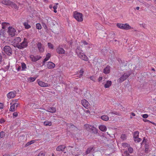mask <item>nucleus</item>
<instances>
[{
	"label": "nucleus",
	"instance_id": "nucleus-34",
	"mask_svg": "<svg viewBox=\"0 0 156 156\" xmlns=\"http://www.w3.org/2000/svg\"><path fill=\"white\" fill-rule=\"evenodd\" d=\"M145 151L146 153H148V149L149 148V145L147 144H146L145 145Z\"/></svg>",
	"mask_w": 156,
	"mask_h": 156
},
{
	"label": "nucleus",
	"instance_id": "nucleus-42",
	"mask_svg": "<svg viewBox=\"0 0 156 156\" xmlns=\"http://www.w3.org/2000/svg\"><path fill=\"white\" fill-rule=\"evenodd\" d=\"M129 154L128 152L126 151H124V153L122 155V156H127L129 155Z\"/></svg>",
	"mask_w": 156,
	"mask_h": 156
},
{
	"label": "nucleus",
	"instance_id": "nucleus-45",
	"mask_svg": "<svg viewBox=\"0 0 156 156\" xmlns=\"http://www.w3.org/2000/svg\"><path fill=\"white\" fill-rule=\"evenodd\" d=\"M83 72H84V71H83V69H81L79 71V73H80V77H81V76H82L83 74Z\"/></svg>",
	"mask_w": 156,
	"mask_h": 156
},
{
	"label": "nucleus",
	"instance_id": "nucleus-54",
	"mask_svg": "<svg viewBox=\"0 0 156 156\" xmlns=\"http://www.w3.org/2000/svg\"><path fill=\"white\" fill-rule=\"evenodd\" d=\"M3 104L2 103H0V109H2L3 108Z\"/></svg>",
	"mask_w": 156,
	"mask_h": 156
},
{
	"label": "nucleus",
	"instance_id": "nucleus-10",
	"mask_svg": "<svg viewBox=\"0 0 156 156\" xmlns=\"http://www.w3.org/2000/svg\"><path fill=\"white\" fill-rule=\"evenodd\" d=\"M56 51L58 53L60 54H64L65 52V51L60 46H59L56 49Z\"/></svg>",
	"mask_w": 156,
	"mask_h": 156
},
{
	"label": "nucleus",
	"instance_id": "nucleus-20",
	"mask_svg": "<svg viewBox=\"0 0 156 156\" xmlns=\"http://www.w3.org/2000/svg\"><path fill=\"white\" fill-rule=\"evenodd\" d=\"M99 129L102 131H105L107 129L106 126L103 125H101L99 126Z\"/></svg>",
	"mask_w": 156,
	"mask_h": 156
},
{
	"label": "nucleus",
	"instance_id": "nucleus-29",
	"mask_svg": "<svg viewBox=\"0 0 156 156\" xmlns=\"http://www.w3.org/2000/svg\"><path fill=\"white\" fill-rule=\"evenodd\" d=\"M30 57L31 58L32 61L34 62H36L41 58V57H39L38 58H37L36 57H34L33 56H31Z\"/></svg>",
	"mask_w": 156,
	"mask_h": 156
},
{
	"label": "nucleus",
	"instance_id": "nucleus-59",
	"mask_svg": "<svg viewBox=\"0 0 156 156\" xmlns=\"http://www.w3.org/2000/svg\"><path fill=\"white\" fill-rule=\"evenodd\" d=\"M111 33L113 37H114L115 36V34L114 32H112Z\"/></svg>",
	"mask_w": 156,
	"mask_h": 156
},
{
	"label": "nucleus",
	"instance_id": "nucleus-50",
	"mask_svg": "<svg viewBox=\"0 0 156 156\" xmlns=\"http://www.w3.org/2000/svg\"><path fill=\"white\" fill-rule=\"evenodd\" d=\"M90 78L91 80L95 82V79L94 77L93 76H91L90 77Z\"/></svg>",
	"mask_w": 156,
	"mask_h": 156
},
{
	"label": "nucleus",
	"instance_id": "nucleus-47",
	"mask_svg": "<svg viewBox=\"0 0 156 156\" xmlns=\"http://www.w3.org/2000/svg\"><path fill=\"white\" fill-rule=\"evenodd\" d=\"M36 79V78L35 77H30L29 79V80L30 82L34 81Z\"/></svg>",
	"mask_w": 156,
	"mask_h": 156
},
{
	"label": "nucleus",
	"instance_id": "nucleus-60",
	"mask_svg": "<svg viewBox=\"0 0 156 156\" xmlns=\"http://www.w3.org/2000/svg\"><path fill=\"white\" fill-rule=\"evenodd\" d=\"M57 6L56 5H54L53 7V8L54 9H57Z\"/></svg>",
	"mask_w": 156,
	"mask_h": 156
},
{
	"label": "nucleus",
	"instance_id": "nucleus-4",
	"mask_svg": "<svg viewBox=\"0 0 156 156\" xmlns=\"http://www.w3.org/2000/svg\"><path fill=\"white\" fill-rule=\"evenodd\" d=\"M84 127L88 131H93L94 133L97 132L96 128L91 125L88 124H86L84 125Z\"/></svg>",
	"mask_w": 156,
	"mask_h": 156
},
{
	"label": "nucleus",
	"instance_id": "nucleus-38",
	"mask_svg": "<svg viewBox=\"0 0 156 156\" xmlns=\"http://www.w3.org/2000/svg\"><path fill=\"white\" fill-rule=\"evenodd\" d=\"M22 70H24L26 68V64L24 63H22L21 64Z\"/></svg>",
	"mask_w": 156,
	"mask_h": 156
},
{
	"label": "nucleus",
	"instance_id": "nucleus-21",
	"mask_svg": "<svg viewBox=\"0 0 156 156\" xmlns=\"http://www.w3.org/2000/svg\"><path fill=\"white\" fill-rule=\"evenodd\" d=\"M110 72V66H107L104 69L103 73L105 74H108Z\"/></svg>",
	"mask_w": 156,
	"mask_h": 156
},
{
	"label": "nucleus",
	"instance_id": "nucleus-5",
	"mask_svg": "<svg viewBox=\"0 0 156 156\" xmlns=\"http://www.w3.org/2000/svg\"><path fill=\"white\" fill-rule=\"evenodd\" d=\"M74 17L79 22H81L83 20V15L80 13L75 12Z\"/></svg>",
	"mask_w": 156,
	"mask_h": 156
},
{
	"label": "nucleus",
	"instance_id": "nucleus-64",
	"mask_svg": "<svg viewBox=\"0 0 156 156\" xmlns=\"http://www.w3.org/2000/svg\"><path fill=\"white\" fill-rule=\"evenodd\" d=\"M145 138H144V140L143 141V143H146V140H145L144 139Z\"/></svg>",
	"mask_w": 156,
	"mask_h": 156
},
{
	"label": "nucleus",
	"instance_id": "nucleus-57",
	"mask_svg": "<svg viewBox=\"0 0 156 156\" xmlns=\"http://www.w3.org/2000/svg\"><path fill=\"white\" fill-rule=\"evenodd\" d=\"M2 55L1 54V53H0V63H1V62H2Z\"/></svg>",
	"mask_w": 156,
	"mask_h": 156
},
{
	"label": "nucleus",
	"instance_id": "nucleus-27",
	"mask_svg": "<svg viewBox=\"0 0 156 156\" xmlns=\"http://www.w3.org/2000/svg\"><path fill=\"white\" fill-rule=\"evenodd\" d=\"M106 113L108 115H109V114L111 113L116 115H120V114L119 112L114 111H111V112H108L106 111Z\"/></svg>",
	"mask_w": 156,
	"mask_h": 156
},
{
	"label": "nucleus",
	"instance_id": "nucleus-58",
	"mask_svg": "<svg viewBox=\"0 0 156 156\" xmlns=\"http://www.w3.org/2000/svg\"><path fill=\"white\" fill-rule=\"evenodd\" d=\"M5 122L4 120L3 119H1L0 120V122L2 123H3Z\"/></svg>",
	"mask_w": 156,
	"mask_h": 156
},
{
	"label": "nucleus",
	"instance_id": "nucleus-33",
	"mask_svg": "<svg viewBox=\"0 0 156 156\" xmlns=\"http://www.w3.org/2000/svg\"><path fill=\"white\" fill-rule=\"evenodd\" d=\"M51 122L49 121H45L44 123V125L45 126H51Z\"/></svg>",
	"mask_w": 156,
	"mask_h": 156
},
{
	"label": "nucleus",
	"instance_id": "nucleus-22",
	"mask_svg": "<svg viewBox=\"0 0 156 156\" xmlns=\"http://www.w3.org/2000/svg\"><path fill=\"white\" fill-rule=\"evenodd\" d=\"M68 128L69 127L71 130H74L77 128L76 127L72 124H68Z\"/></svg>",
	"mask_w": 156,
	"mask_h": 156
},
{
	"label": "nucleus",
	"instance_id": "nucleus-17",
	"mask_svg": "<svg viewBox=\"0 0 156 156\" xmlns=\"http://www.w3.org/2000/svg\"><path fill=\"white\" fill-rule=\"evenodd\" d=\"M66 146L64 145H61L58 146L56 148V150L58 151H63L66 148Z\"/></svg>",
	"mask_w": 156,
	"mask_h": 156
},
{
	"label": "nucleus",
	"instance_id": "nucleus-61",
	"mask_svg": "<svg viewBox=\"0 0 156 156\" xmlns=\"http://www.w3.org/2000/svg\"><path fill=\"white\" fill-rule=\"evenodd\" d=\"M83 43L84 45H87L88 44L87 43L86 41H83Z\"/></svg>",
	"mask_w": 156,
	"mask_h": 156
},
{
	"label": "nucleus",
	"instance_id": "nucleus-19",
	"mask_svg": "<svg viewBox=\"0 0 156 156\" xmlns=\"http://www.w3.org/2000/svg\"><path fill=\"white\" fill-rule=\"evenodd\" d=\"M12 2L8 0H2V3L4 5H7L12 4Z\"/></svg>",
	"mask_w": 156,
	"mask_h": 156
},
{
	"label": "nucleus",
	"instance_id": "nucleus-30",
	"mask_svg": "<svg viewBox=\"0 0 156 156\" xmlns=\"http://www.w3.org/2000/svg\"><path fill=\"white\" fill-rule=\"evenodd\" d=\"M23 24L26 29H28L31 27L29 25L27 22H25L23 23Z\"/></svg>",
	"mask_w": 156,
	"mask_h": 156
},
{
	"label": "nucleus",
	"instance_id": "nucleus-56",
	"mask_svg": "<svg viewBox=\"0 0 156 156\" xmlns=\"http://www.w3.org/2000/svg\"><path fill=\"white\" fill-rule=\"evenodd\" d=\"M102 79V77H100L98 79V81L100 82Z\"/></svg>",
	"mask_w": 156,
	"mask_h": 156
},
{
	"label": "nucleus",
	"instance_id": "nucleus-36",
	"mask_svg": "<svg viewBox=\"0 0 156 156\" xmlns=\"http://www.w3.org/2000/svg\"><path fill=\"white\" fill-rule=\"evenodd\" d=\"M122 146L124 147H130V145L129 144H128L127 143H123L122 144Z\"/></svg>",
	"mask_w": 156,
	"mask_h": 156
},
{
	"label": "nucleus",
	"instance_id": "nucleus-51",
	"mask_svg": "<svg viewBox=\"0 0 156 156\" xmlns=\"http://www.w3.org/2000/svg\"><path fill=\"white\" fill-rule=\"evenodd\" d=\"M37 156H44V154L42 153H40Z\"/></svg>",
	"mask_w": 156,
	"mask_h": 156
},
{
	"label": "nucleus",
	"instance_id": "nucleus-39",
	"mask_svg": "<svg viewBox=\"0 0 156 156\" xmlns=\"http://www.w3.org/2000/svg\"><path fill=\"white\" fill-rule=\"evenodd\" d=\"M134 140L135 142H139L140 141L141 139L140 138L138 137H136L134 138Z\"/></svg>",
	"mask_w": 156,
	"mask_h": 156
},
{
	"label": "nucleus",
	"instance_id": "nucleus-49",
	"mask_svg": "<svg viewBox=\"0 0 156 156\" xmlns=\"http://www.w3.org/2000/svg\"><path fill=\"white\" fill-rule=\"evenodd\" d=\"M142 117L144 118H147L148 117V115L147 114H144L142 115Z\"/></svg>",
	"mask_w": 156,
	"mask_h": 156
},
{
	"label": "nucleus",
	"instance_id": "nucleus-46",
	"mask_svg": "<svg viewBox=\"0 0 156 156\" xmlns=\"http://www.w3.org/2000/svg\"><path fill=\"white\" fill-rule=\"evenodd\" d=\"M121 138L123 140H124L126 139V136L125 134H122L121 137Z\"/></svg>",
	"mask_w": 156,
	"mask_h": 156
},
{
	"label": "nucleus",
	"instance_id": "nucleus-53",
	"mask_svg": "<svg viewBox=\"0 0 156 156\" xmlns=\"http://www.w3.org/2000/svg\"><path fill=\"white\" fill-rule=\"evenodd\" d=\"M13 115L15 117H17L18 116V113L16 112H14Z\"/></svg>",
	"mask_w": 156,
	"mask_h": 156
},
{
	"label": "nucleus",
	"instance_id": "nucleus-41",
	"mask_svg": "<svg viewBox=\"0 0 156 156\" xmlns=\"http://www.w3.org/2000/svg\"><path fill=\"white\" fill-rule=\"evenodd\" d=\"M128 148V151L130 153H132L133 151V148L130 147H129Z\"/></svg>",
	"mask_w": 156,
	"mask_h": 156
},
{
	"label": "nucleus",
	"instance_id": "nucleus-9",
	"mask_svg": "<svg viewBox=\"0 0 156 156\" xmlns=\"http://www.w3.org/2000/svg\"><path fill=\"white\" fill-rule=\"evenodd\" d=\"M16 94L15 91L10 92L7 94V97L8 98L11 99L14 98Z\"/></svg>",
	"mask_w": 156,
	"mask_h": 156
},
{
	"label": "nucleus",
	"instance_id": "nucleus-15",
	"mask_svg": "<svg viewBox=\"0 0 156 156\" xmlns=\"http://www.w3.org/2000/svg\"><path fill=\"white\" fill-rule=\"evenodd\" d=\"M81 103L84 107L87 108L89 105V103L85 99H83L81 100Z\"/></svg>",
	"mask_w": 156,
	"mask_h": 156
},
{
	"label": "nucleus",
	"instance_id": "nucleus-32",
	"mask_svg": "<svg viewBox=\"0 0 156 156\" xmlns=\"http://www.w3.org/2000/svg\"><path fill=\"white\" fill-rule=\"evenodd\" d=\"M4 29H2L0 31V34L1 36L4 37L5 34V30Z\"/></svg>",
	"mask_w": 156,
	"mask_h": 156
},
{
	"label": "nucleus",
	"instance_id": "nucleus-40",
	"mask_svg": "<svg viewBox=\"0 0 156 156\" xmlns=\"http://www.w3.org/2000/svg\"><path fill=\"white\" fill-rule=\"evenodd\" d=\"M36 27L37 29L39 30L41 29V26L40 23H38L36 24Z\"/></svg>",
	"mask_w": 156,
	"mask_h": 156
},
{
	"label": "nucleus",
	"instance_id": "nucleus-62",
	"mask_svg": "<svg viewBox=\"0 0 156 156\" xmlns=\"http://www.w3.org/2000/svg\"><path fill=\"white\" fill-rule=\"evenodd\" d=\"M21 139H23V136H20L18 138V140H21Z\"/></svg>",
	"mask_w": 156,
	"mask_h": 156
},
{
	"label": "nucleus",
	"instance_id": "nucleus-63",
	"mask_svg": "<svg viewBox=\"0 0 156 156\" xmlns=\"http://www.w3.org/2000/svg\"><path fill=\"white\" fill-rule=\"evenodd\" d=\"M153 115H156V110H155L152 113Z\"/></svg>",
	"mask_w": 156,
	"mask_h": 156
},
{
	"label": "nucleus",
	"instance_id": "nucleus-8",
	"mask_svg": "<svg viewBox=\"0 0 156 156\" xmlns=\"http://www.w3.org/2000/svg\"><path fill=\"white\" fill-rule=\"evenodd\" d=\"M37 48L39 52L41 53L43 52L44 51V48L43 45L40 42H38L37 44Z\"/></svg>",
	"mask_w": 156,
	"mask_h": 156
},
{
	"label": "nucleus",
	"instance_id": "nucleus-26",
	"mask_svg": "<svg viewBox=\"0 0 156 156\" xmlns=\"http://www.w3.org/2000/svg\"><path fill=\"white\" fill-rule=\"evenodd\" d=\"M51 57V55L50 53H48L46 55V57L44 59L43 62L44 63L45 62L48 61Z\"/></svg>",
	"mask_w": 156,
	"mask_h": 156
},
{
	"label": "nucleus",
	"instance_id": "nucleus-16",
	"mask_svg": "<svg viewBox=\"0 0 156 156\" xmlns=\"http://www.w3.org/2000/svg\"><path fill=\"white\" fill-rule=\"evenodd\" d=\"M21 41V39L19 37H16L13 41V42L14 43V45H16L17 44H19V43Z\"/></svg>",
	"mask_w": 156,
	"mask_h": 156
},
{
	"label": "nucleus",
	"instance_id": "nucleus-48",
	"mask_svg": "<svg viewBox=\"0 0 156 156\" xmlns=\"http://www.w3.org/2000/svg\"><path fill=\"white\" fill-rule=\"evenodd\" d=\"M4 132L3 131H2L0 133V136L1 138L3 137L4 136Z\"/></svg>",
	"mask_w": 156,
	"mask_h": 156
},
{
	"label": "nucleus",
	"instance_id": "nucleus-43",
	"mask_svg": "<svg viewBox=\"0 0 156 156\" xmlns=\"http://www.w3.org/2000/svg\"><path fill=\"white\" fill-rule=\"evenodd\" d=\"M48 46L50 48L53 49V46L51 43H48Z\"/></svg>",
	"mask_w": 156,
	"mask_h": 156
},
{
	"label": "nucleus",
	"instance_id": "nucleus-44",
	"mask_svg": "<svg viewBox=\"0 0 156 156\" xmlns=\"http://www.w3.org/2000/svg\"><path fill=\"white\" fill-rule=\"evenodd\" d=\"M34 140H32L30 142H28L26 144L27 146H29L32 144L34 143Z\"/></svg>",
	"mask_w": 156,
	"mask_h": 156
},
{
	"label": "nucleus",
	"instance_id": "nucleus-6",
	"mask_svg": "<svg viewBox=\"0 0 156 156\" xmlns=\"http://www.w3.org/2000/svg\"><path fill=\"white\" fill-rule=\"evenodd\" d=\"M130 74L131 73L129 72L125 73L119 79L118 82L120 83L126 80L130 75Z\"/></svg>",
	"mask_w": 156,
	"mask_h": 156
},
{
	"label": "nucleus",
	"instance_id": "nucleus-24",
	"mask_svg": "<svg viewBox=\"0 0 156 156\" xmlns=\"http://www.w3.org/2000/svg\"><path fill=\"white\" fill-rule=\"evenodd\" d=\"M9 25V23H8L3 22L2 23V28L5 29V28L8 27Z\"/></svg>",
	"mask_w": 156,
	"mask_h": 156
},
{
	"label": "nucleus",
	"instance_id": "nucleus-3",
	"mask_svg": "<svg viewBox=\"0 0 156 156\" xmlns=\"http://www.w3.org/2000/svg\"><path fill=\"white\" fill-rule=\"evenodd\" d=\"M3 51L8 55L10 56L12 54V50L9 46H5L3 48Z\"/></svg>",
	"mask_w": 156,
	"mask_h": 156
},
{
	"label": "nucleus",
	"instance_id": "nucleus-13",
	"mask_svg": "<svg viewBox=\"0 0 156 156\" xmlns=\"http://www.w3.org/2000/svg\"><path fill=\"white\" fill-rule=\"evenodd\" d=\"M38 84L42 87H48L50 86V84L43 82L42 81H39L38 82Z\"/></svg>",
	"mask_w": 156,
	"mask_h": 156
},
{
	"label": "nucleus",
	"instance_id": "nucleus-7",
	"mask_svg": "<svg viewBox=\"0 0 156 156\" xmlns=\"http://www.w3.org/2000/svg\"><path fill=\"white\" fill-rule=\"evenodd\" d=\"M16 30L12 27H9L8 28V30L7 33L9 35L12 37L14 36L16 34Z\"/></svg>",
	"mask_w": 156,
	"mask_h": 156
},
{
	"label": "nucleus",
	"instance_id": "nucleus-25",
	"mask_svg": "<svg viewBox=\"0 0 156 156\" xmlns=\"http://www.w3.org/2000/svg\"><path fill=\"white\" fill-rule=\"evenodd\" d=\"M101 119L103 120L107 121L109 120V117L107 115H104L101 117Z\"/></svg>",
	"mask_w": 156,
	"mask_h": 156
},
{
	"label": "nucleus",
	"instance_id": "nucleus-35",
	"mask_svg": "<svg viewBox=\"0 0 156 156\" xmlns=\"http://www.w3.org/2000/svg\"><path fill=\"white\" fill-rule=\"evenodd\" d=\"M139 134V132L138 131H136L134 133V134H133L134 138H136V137H138Z\"/></svg>",
	"mask_w": 156,
	"mask_h": 156
},
{
	"label": "nucleus",
	"instance_id": "nucleus-55",
	"mask_svg": "<svg viewBox=\"0 0 156 156\" xmlns=\"http://www.w3.org/2000/svg\"><path fill=\"white\" fill-rule=\"evenodd\" d=\"M143 121L145 122H149V121H149V120H147V119H143Z\"/></svg>",
	"mask_w": 156,
	"mask_h": 156
},
{
	"label": "nucleus",
	"instance_id": "nucleus-18",
	"mask_svg": "<svg viewBox=\"0 0 156 156\" xmlns=\"http://www.w3.org/2000/svg\"><path fill=\"white\" fill-rule=\"evenodd\" d=\"M56 111L55 108L53 107L48 108V109L46 110L47 112L51 113H54Z\"/></svg>",
	"mask_w": 156,
	"mask_h": 156
},
{
	"label": "nucleus",
	"instance_id": "nucleus-23",
	"mask_svg": "<svg viewBox=\"0 0 156 156\" xmlns=\"http://www.w3.org/2000/svg\"><path fill=\"white\" fill-rule=\"evenodd\" d=\"M112 84V82L111 81L108 80L106 84H105L104 87L105 88L109 87Z\"/></svg>",
	"mask_w": 156,
	"mask_h": 156
},
{
	"label": "nucleus",
	"instance_id": "nucleus-2",
	"mask_svg": "<svg viewBox=\"0 0 156 156\" xmlns=\"http://www.w3.org/2000/svg\"><path fill=\"white\" fill-rule=\"evenodd\" d=\"M117 27L121 29L124 30H128L131 29V27L127 24L117 23Z\"/></svg>",
	"mask_w": 156,
	"mask_h": 156
},
{
	"label": "nucleus",
	"instance_id": "nucleus-12",
	"mask_svg": "<svg viewBox=\"0 0 156 156\" xmlns=\"http://www.w3.org/2000/svg\"><path fill=\"white\" fill-rule=\"evenodd\" d=\"M78 56L80 58L84 61H87L88 60V59L87 57L82 53L80 54H78Z\"/></svg>",
	"mask_w": 156,
	"mask_h": 156
},
{
	"label": "nucleus",
	"instance_id": "nucleus-37",
	"mask_svg": "<svg viewBox=\"0 0 156 156\" xmlns=\"http://www.w3.org/2000/svg\"><path fill=\"white\" fill-rule=\"evenodd\" d=\"M12 4H11L12 5H13V7H14L16 9H18L19 8V7L17 5L15 4V3H13L12 2H11Z\"/></svg>",
	"mask_w": 156,
	"mask_h": 156
},
{
	"label": "nucleus",
	"instance_id": "nucleus-11",
	"mask_svg": "<svg viewBox=\"0 0 156 156\" xmlns=\"http://www.w3.org/2000/svg\"><path fill=\"white\" fill-rule=\"evenodd\" d=\"M95 150V147H90L88 148L85 151V155L88 154L91 152H93Z\"/></svg>",
	"mask_w": 156,
	"mask_h": 156
},
{
	"label": "nucleus",
	"instance_id": "nucleus-14",
	"mask_svg": "<svg viewBox=\"0 0 156 156\" xmlns=\"http://www.w3.org/2000/svg\"><path fill=\"white\" fill-rule=\"evenodd\" d=\"M47 67L49 69H52L55 67V65L52 62H48L47 64Z\"/></svg>",
	"mask_w": 156,
	"mask_h": 156
},
{
	"label": "nucleus",
	"instance_id": "nucleus-1",
	"mask_svg": "<svg viewBox=\"0 0 156 156\" xmlns=\"http://www.w3.org/2000/svg\"><path fill=\"white\" fill-rule=\"evenodd\" d=\"M27 39L25 38H24V41L21 43L19 44H17L16 45H14L15 47H16L18 48L21 49L27 47Z\"/></svg>",
	"mask_w": 156,
	"mask_h": 156
},
{
	"label": "nucleus",
	"instance_id": "nucleus-31",
	"mask_svg": "<svg viewBox=\"0 0 156 156\" xmlns=\"http://www.w3.org/2000/svg\"><path fill=\"white\" fill-rule=\"evenodd\" d=\"M15 104H13L12 105L9 109V111L12 112H14L15 111Z\"/></svg>",
	"mask_w": 156,
	"mask_h": 156
},
{
	"label": "nucleus",
	"instance_id": "nucleus-52",
	"mask_svg": "<svg viewBox=\"0 0 156 156\" xmlns=\"http://www.w3.org/2000/svg\"><path fill=\"white\" fill-rule=\"evenodd\" d=\"M43 26L44 28V29H47V26L46 25L45 23H43Z\"/></svg>",
	"mask_w": 156,
	"mask_h": 156
},
{
	"label": "nucleus",
	"instance_id": "nucleus-28",
	"mask_svg": "<svg viewBox=\"0 0 156 156\" xmlns=\"http://www.w3.org/2000/svg\"><path fill=\"white\" fill-rule=\"evenodd\" d=\"M82 51L81 50V48L80 47H78L76 49V53L77 54V55H78V54H80L82 53Z\"/></svg>",
	"mask_w": 156,
	"mask_h": 156
}]
</instances>
